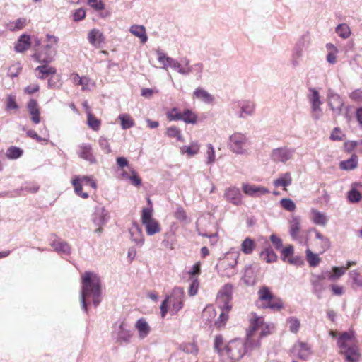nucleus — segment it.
Returning <instances> with one entry per match:
<instances>
[{
    "label": "nucleus",
    "instance_id": "2f4dec72",
    "mask_svg": "<svg viewBox=\"0 0 362 362\" xmlns=\"http://www.w3.org/2000/svg\"><path fill=\"white\" fill-rule=\"evenodd\" d=\"M193 95L197 99L205 103L209 104L214 101V97L206 90L200 87L194 90Z\"/></svg>",
    "mask_w": 362,
    "mask_h": 362
},
{
    "label": "nucleus",
    "instance_id": "412c9836",
    "mask_svg": "<svg viewBox=\"0 0 362 362\" xmlns=\"http://www.w3.org/2000/svg\"><path fill=\"white\" fill-rule=\"evenodd\" d=\"M238 104L240 107L238 117L240 118L245 119L253 115L255 108V104L254 102L251 100H243Z\"/></svg>",
    "mask_w": 362,
    "mask_h": 362
},
{
    "label": "nucleus",
    "instance_id": "de8ad7c7",
    "mask_svg": "<svg viewBox=\"0 0 362 362\" xmlns=\"http://www.w3.org/2000/svg\"><path fill=\"white\" fill-rule=\"evenodd\" d=\"M287 325L288 326L289 330L292 333L296 334L300 329V322L296 317H290L286 320Z\"/></svg>",
    "mask_w": 362,
    "mask_h": 362
},
{
    "label": "nucleus",
    "instance_id": "20e7f679",
    "mask_svg": "<svg viewBox=\"0 0 362 362\" xmlns=\"http://www.w3.org/2000/svg\"><path fill=\"white\" fill-rule=\"evenodd\" d=\"M250 141L245 134L235 132L229 137L228 147L236 154L245 155L248 153Z\"/></svg>",
    "mask_w": 362,
    "mask_h": 362
},
{
    "label": "nucleus",
    "instance_id": "ea45409f",
    "mask_svg": "<svg viewBox=\"0 0 362 362\" xmlns=\"http://www.w3.org/2000/svg\"><path fill=\"white\" fill-rule=\"evenodd\" d=\"M335 33L342 39H348L351 34V28L346 23H340L335 28Z\"/></svg>",
    "mask_w": 362,
    "mask_h": 362
},
{
    "label": "nucleus",
    "instance_id": "cd10ccee",
    "mask_svg": "<svg viewBox=\"0 0 362 362\" xmlns=\"http://www.w3.org/2000/svg\"><path fill=\"white\" fill-rule=\"evenodd\" d=\"M35 76L40 79H45L47 77L56 74L57 70L54 67L48 65L38 66L35 69Z\"/></svg>",
    "mask_w": 362,
    "mask_h": 362
},
{
    "label": "nucleus",
    "instance_id": "1a4fd4ad",
    "mask_svg": "<svg viewBox=\"0 0 362 362\" xmlns=\"http://www.w3.org/2000/svg\"><path fill=\"white\" fill-rule=\"evenodd\" d=\"M252 315L249 328L257 334L261 339L269 335L274 329V326L265 323L262 317L257 316L255 313Z\"/></svg>",
    "mask_w": 362,
    "mask_h": 362
},
{
    "label": "nucleus",
    "instance_id": "338daca9",
    "mask_svg": "<svg viewBox=\"0 0 362 362\" xmlns=\"http://www.w3.org/2000/svg\"><path fill=\"white\" fill-rule=\"evenodd\" d=\"M294 248L293 246L289 245L281 250V259L283 261H286L288 257L293 255Z\"/></svg>",
    "mask_w": 362,
    "mask_h": 362
},
{
    "label": "nucleus",
    "instance_id": "e2e57ef3",
    "mask_svg": "<svg viewBox=\"0 0 362 362\" xmlns=\"http://www.w3.org/2000/svg\"><path fill=\"white\" fill-rule=\"evenodd\" d=\"M303 51L300 49L294 48L292 57L291 59V64L293 65V67H296L300 64V61L303 56Z\"/></svg>",
    "mask_w": 362,
    "mask_h": 362
},
{
    "label": "nucleus",
    "instance_id": "603ef678",
    "mask_svg": "<svg viewBox=\"0 0 362 362\" xmlns=\"http://www.w3.org/2000/svg\"><path fill=\"white\" fill-rule=\"evenodd\" d=\"M119 119L121 121V126L123 129H129L134 124L133 119L127 114H121Z\"/></svg>",
    "mask_w": 362,
    "mask_h": 362
},
{
    "label": "nucleus",
    "instance_id": "39448f33",
    "mask_svg": "<svg viewBox=\"0 0 362 362\" xmlns=\"http://www.w3.org/2000/svg\"><path fill=\"white\" fill-rule=\"evenodd\" d=\"M258 298L262 302V307L278 311L283 308L281 300L272 295L268 287L264 286L258 291Z\"/></svg>",
    "mask_w": 362,
    "mask_h": 362
},
{
    "label": "nucleus",
    "instance_id": "c85d7f7f",
    "mask_svg": "<svg viewBox=\"0 0 362 362\" xmlns=\"http://www.w3.org/2000/svg\"><path fill=\"white\" fill-rule=\"evenodd\" d=\"M88 40L92 45L98 47L104 42L105 37L99 30L92 29L88 34Z\"/></svg>",
    "mask_w": 362,
    "mask_h": 362
},
{
    "label": "nucleus",
    "instance_id": "774afa93",
    "mask_svg": "<svg viewBox=\"0 0 362 362\" xmlns=\"http://www.w3.org/2000/svg\"><path fill=\"white\" fill-rule=\"evenodd\" d=\"M361 195L359 192L355 189H351L348 193V199L352 203L358 202L361 200Z\"/></svg>",
    "mask_w": 362,
    "mask_h": 362
},
{
    "label": "nucleus",
    "instance_id": "4d7b16f0",
    "mask_svg": "<svg viewBox=\"0 0 362 362\" xmlns=\"http://www.w3.org/2000/svg\"><path fill=\"white\" fill-rule=\"evenodd\" d=\"M306 257L310 267H316L320 262L318 255L313 253L309 249L306 250Z\"/></svg>",
    "mask_w": 362,
    "mask_h": 362
},
{
    "label": "nucleus",
    "instance_id": "aec40b11",
    "mask_svg": "<svg viewBox=\"0 0 362 362\" xmlns=\"http://www.w3.org/2000/svg\"><path fill=\"white\" fill-rule=\"evenodd\" d=\"M289 234L294 240H300L301 229V219L299 216H293L289 220Z\"/></svg>",
    "mask_w": 362,
    "mask_h": 362
},
{
    "label": "nucleus",
    "instance_id": "393cba45",
    "mask_svg": "<svg viewBox=\"0 0 362 362\" xmlns=\"http://www.w3.org/2000/svg\"><path fill=\"white\" fill-rule=\"evenodd\" d=\"M311 231H313L315 235V240L317 241L316 244L319 246V251L320 253H323L330 247L329 239L324 236L317 229L313 228Z\"/></svg>",
    "mask_w": 362,
    "mask_h": 362
},
{
    "label": "nucleus",
    "instance_id": "680f3d73",
    "mask_svg": "<svg viewBox=\"0 0 362 362\" xmlns=\"http://www.w3.org/2000/svg\"><path fill=\"white\" fill-rule=\"evenodd\" d=\"M280 204H281V206H282V208H284V209H286L288 211H293L296 207L294 202L292 199H288V198L282 199L280 201Z\"/></svg>",
    "mask_w": 362,
    "mask_h": 362
},
{
    "label": "nucleus",
    "instance_id": "7c9ffc66",
    "mask_svg": "<svg viewBox=\"0 0 362 362\" xmlns=\"http://www.w3.org/2000/svg\"><path fill=\"white\" fill-rule=\"evenodd\" d=\"M28 110L32 116V121L35 124H38L40 122V117L37 102L34 99L30 100L28 103Z\"/></svg>",
    "mask_w": 362,
    "mask_h": 362
},
{
    "label": "nucleus",
    "instance_id": "f704fd0d",
    "mask_svg": "<svg viewBox=\"0 0 362 362\" xmlns=\"http://www.w3.org/2000/svg\"><path fill=\"white\" fill-rule=\"evenodd\" d=\"M132 337V333L127 329L124 322H120L117 334V339L120 341L129 342Z\"/></svg>",
    "mask_w": 362,
    "mask_h": 362
},
{
    "label": "nucleus",
    "instance_id": "f3484780",
    "mask_svg": "<svg viewBox=\"0 0 362 362\" xmlns=\"http://www.w3.org/2000/svg\"><path fill=\"white\" fill-rule=\"evenodd\" d=\"M294 153L293 149L281 147L274 149L272 153V158L275 162L286 163L291 159Z\"/></svg>",
    "mask_w": 362,
    "mask_h": 362
},
{
    "label": "nucleus",
    "instance_id": "69168bd1",
    "mask_svg": "<svg viewBox=\"0 0 362 362\" xmlns=\"http://www.w3.org/2000/svg\"><path fill=\"white\" fill-rule=\"evenodd\" d=\"M98 142L100 148L105 153H109L111 152L109 141L106 137L100 136Z\"/></svg>",
    "mask_w": 362,
    "mask_h": 362
},
{
    "label": "nucleus",
    "instance_id": "9b49d317",
    "mask_svg": "<svg viewBox=\"0 0 362 362\" xmlns=\"http://www.w3.org/2000/svg\"><path fill=\"white\" fill-rule=\"evenodd\" d=\"M233 286L231 284H225L219 290L216 301L219 307H223L224 309L230 310V302L232 300Z\"/></svg>",
    "mask_w": 362,
    "mask_h": 362
},
{
    "label": "nucleus",
    "instance_id": "f8f14e48",
    "mask_svg": "<svg viewBox=\"0 0 362 362\" xmlns=\"http://www.w3.org/2000/svg\"><path fill=\"white\" fill-rule=\"evenodd\" d=\"M168 296L170 297L169 301H170L172 305L171 312L173 314H177L184 306V289L176 286L173 289L170 296Z\"/></svg>",
    "mask_w": 362,
    "mask_h": 362
},
{
    "label": "nucleus",
    "instance_id": "5701e85b",
    "mask_svg": "<svg viewBox=\"0 0 362 362\" xmlns=\"http://www.w3.org/2000/svg\"><path fill=\"white\" fill-rule=\"evenodd\" d=\"M325 278V274L313 275L310 279V282L313 286V292L318 298L322 297V293L325 290V286L322 283V281Z\"/></svg>",
    "mask_w": 362,
    "mask_h": 362
},
{
    "label": "nucleus",
    "instance_id": "a211bd4d",
    "mask_svg": "<svg viewBox=\"0 0 362 362\" xmlns=\"http://www.w3.org/2000/svg\"><path fill=\"white\" fill-rule=\"evenodd\" d=\"M261 338L250 328L247 331V339L244 341L246 353L258 349L261 346Z\"/></svg>",
    "mask_w": 362,
    "mask_h": 362
},
{
    "label": "nucleus",
    "instance_id": "37998d69",
    "mask_svg": "<svg viewBox=\"0 0 362 362\" xmlns=\"http://www.w3.org/2000/svg\"><path fill=\"white\" fill-rule=\"evenodd\" d=\"M73 82L76 85L82 86V90H89L88 84L90 79L87 77H80L77 74H73L71 76Z\"/></svg>",
    "mask_w": 362,
    "mask_h": 362
},
{
    "label": "nucleus",
    "instance_id": "f03ea898",
    "mask_svg": "<svg viewBox=\"0 0 362 362\" xmlns=\"http://www.w3.org/2000/svg\"><path fill=\"white\" fill-rule=\"evenodd\" d=\"M339 351L347 362H358L360 359L358 341L352 331L342 333L338 339Z\"/></svg>",
    "mask_w": 362,
    "mask_h": 362
},
{
    "label": "nucleus",
    "instance_id": "a19ab883",
    "mask_svg": "<svg viewBox=\"0 0 362 362\" xmlns=\"http://www.w3.org/2000/svg\"><path fill=\"white\" fill-rule=\"evenodd\" d=\"M156 54L158 57V61L163 66L164 69L171 67L173 64L172 61H174L175 59L167 56L165 53L160 49L156 51Z\"/></svg>",
    "mask_w": 362,
    "mask_h": 362
},
{
    "label": "nucleus",
    "instance_id": "0e129e2a",
    "mask_svg": "<svg viewBox=\"0 0 362 362\" xmlns=\"http://www.w3.org/2000/svg\"><path fill=\"white\" fill-rule=\"evenodd\" d=\"M199 283L197 279L192 278L191 283L188 289V293L190 296H194L197 293Z\"/></svg>",
    "mask_w": 362,
    "mask_h": 362
},
{
    "label": "nucleus",
    "instance_id": "7ed1b4c3",
    "mask_svg": "<svg viewBox=\"0 0 362 362\" xmlns=\"http://www.w3.org/2000/svg\"><path fill=\"white\" fill-rule=\"evenodd\" d=\"M246 353L244 341L234 339L228 342L221 351V362H235L240 360Z\"/></svg>",
    "mask_w": 362,
    "mask_h": 362
},
{
    "label": "nucleus",
    "instance_id": "3c124183",
    "mask_svg": "<svg viewBox=\"0 0 362 362\" xmlns=\"http://www.w3.org/2000/svg\"><path fill=\"white\" fill-rule=\"evenodd\" d=\"M71 183L74 185V191L78 196H80L84 199L88 197V194L87 192H82V186L80 182V177L78 176L73 179Z\"/></svg>",
    "mask_w": 362,
    "mask_h": 362
},
{
    "label": "nucleus",
    "instance_id": "4468645a",
    "mask_svg": "<svg viewBox=\"0 0 362 362\" xmlns=\"http://www.w3.org/2000/svg\"><path fill=\"white\" fill-rule=\"evenodd\" d=\"M327 103L335 115H340L342 113L344 101L339 94L331 89L327 91Z\"/></svg>",
    "mask_w": 362,
    "mask_h": 362
},
{
    "label": "nucleus",
    "instance_id": "09e8293b",
    "mask_svg": "<svg viewBox=\"0 0 362 362\" xmlns=\"http://www.w3.org/2000/svg\"><path fill=\"white\" fill-rule=\"evenodd\" d=\"M216 160L215 149L212 144H207V150L206 152V164L212 165Z\"/></svg>",
    "mask_w": 362,
    "mask_h": 362
},
{
    "label": "nucleus",
    "instance_id": "49530a36",
    "mask_svg": "<svg viewBox=\"0 0 362 362\" xmlns=\"http://www.w3.org/2000/svg\"><path fill=\"white\" fill-rule=\"evenodd\" d=\"M87 124L93 130L98 131L100 127L101 121L96 118L90 112H88Z\"/></svg>",
    "mask_w": 362,
    "mask_h": 362
},
{
    "label": "nucleus",
    "instance_id": "13d9d810",
    "mask_svg": "<svg viewBox=\"0 0 362 362\" xmlns=\"http://www.w3.org/2000/svg\"><path fill=\"white\" fill-rule=\"evenodd\" d=\"M310 37L308 34L303 35L297 42L295 48L303 51L310 45Z\"/></svg>",
    "mask_w": 362,
    "mask_h": 362
},
{
    "label": "nucleus",
    "instance_id": "473e14b6",
    "mask_svg": "<svg viewBox=\"0 0 362 362\" xmlns=\"http://www.w3.org/2000/svg\"><path fill=\"white\" fill-rule=\"evenodd\" d=\"M129 32L139 37L142 43H145L148 40L146 29L144 25H133L130 27Z\"/></svg>",
    "mask_w": 362,
    "mask_h": 362
},
{
    "label": "nucleus",
    "instance_id": "dca6fc26",
    "mask_svg": "<svg viewBox=\"0 0 362 362\" xmlns=\"http://www.w3.org/2000/svg\"><path fill=\"white\" fill-rule=\"evenodd\" d=\"M240 252L235 250H230L226 255L223 260L219 263V269H235L239 258Z\"/></svg>",
    "mask_w": 362,
    "mask_h": 362
},
{
    "label": "nucleus",
    "instance_id": "a878e982",
    "mask_svg": "<svg viewBox=\"0 0 362 362\" xmlns=\"http://www.w3.org/2000/svg\"><path fill=\"white\" fill-rule=\"evenodd\" d=\"M293 349L295 351H298V356L303 360H306L311 354L310 346L304 342H297Z\"/></svg>",
    "mask_w": 362,
    "mask_h": 362
},
{
    "label": "nucleus",
    "instance_id": "e433bc0d",
    "mask_svg": "<svg viewBox=\"0 0 362 362\" xmlns=\"http://www.w3.org/2000/svg\"><path fill=\"white\" fill-rule=\"evenodd\" d=\"M256 243L251 238H246L240 245V251L245 255H250L255 250Z\"/></svg>",
    "mask_w": 362,
    "mask_h": 362
},
{
    "label": "nucleus",
    "instance_id": "72a5a7b5",
    "mask_svg": "<svg viewBox=\"0 0 362 362\" xmlns=\"http://www.w3.org/2000/svg\"><path fill=\"white\" fill-rule=\"evenodd\" d=\"M292 177L290 173L281 174L279 178L274 180L273 184L276 187H286L291 185Z\"/></svg>",
    "mask_w": 362,
    "mask_h": 362
},
{
    "label": "nucleus",
    "instance_id": "423d86ee",
    "mask_svg": "<svg viewBox=\"0 0 362 362\" xmlns=\"http://www.w3.org/2000/svg\"><path fill=\"white\" fill-rule=\"evenodd\" d=\"M59 38L54 35L47 34L46 35L47 44L45 46V56L41 54H34L33 57L40 63H49L53 60L57 54V48Z\"/></svg>",
    "mask_w": 362,
    "mask_h": 362
},
{
    "label": "nucleus",
    "instance_id": "b1692460",
    "mask_svg": "<svg viewBox=\"0 0 362 362\" xmlns=\"http://www.w3.org/2000/svg\"><path fill=\"white\" fill-rule=\"evenodd\" d=\"M129 233L131 235L132 241L135 243L139 246H142L144 243V235L142 228L137 224L133 223L129 228Z\"/></svg>",
    "mask_w": 362,
    "mask_h": 362
},
{
    "label": "nucleus",
    "instance_id": "6e6d98bb",
    "mask_svg": "<svg viewBox=\"0 0 362 362\" xmlns=\"http://www.w3.org/2000/svg\"><path fill=\"white\" fill-rule=\"evenodd\" d=\"M166 134L170 138H175L177 141H182L181 131L176 127H170L166 129Z\"/></svg>",
    "mask_w": 362,
    "mask_h": 362
},
{
    "label": "nucleus",
    "instance_id": "2eb2a0df",
    "mask_svg": "<svg viewBox=\"0 0 362 362\" xmlns=\"http://www.w3.org/2000/svg\"><path fill=\"white\" fill-rule=\"evenodd\" d=\"M242 189L245 194L252 197H260L269 193V190L263 186L243 183Z\"/></svg>",
    "mask_w": 362,
    "mask_h": 362
},
{
    "label": "nucleus",
    "instance_id": "f257e3e1",
    "mask_svg": "<svg viewBox=\"0 0 362 362\" xmlns=\"http://www.w3.org/2000/svg\"><path fill=\"white\" fill-rule=\"evenodd\" d=\"M100 281L94 273L86 272L82 276L81 303L82 309L87 312L86 298H91L95 307L100 303Z\"/></svg>",
    "mask_w": 362,
    "mask_h": 362
},
{
    "label": "nucleus",
    "instance_id": "79ce46f5",
    "mask_svg": "<svg viewBox=\"0 0 362 362\" xmlns=\"http://www.w3.org/2000/svg\"><path fill=\"white\" fill-rule=\"evenodd\" d=\"M260 257L267 263L274 262L277 259V255L270 247L264 249L260 253Z\"/></svg>",
    "mask_w": 362,
    "mask_h": 362
},
{
    "label": "nucleus",
    "instance_id": "ddd939ff",
    "mask_svg": "<svg viewBox=\"0 0 362 362\" xmlns=\"http://www.w3.org/2000/svg\"><path fill=\"white\" fill-rule=\"evenodd\" d=\"M109 219V212L105 209V207H96L92 218L93 223L98 226L95 230V233L100 234L103 232V226L107 223Z\"/></svg>",
    "mask_w": 362,
    "mask_h": 362
},
{
    "label": "nucleus",
    "instance_id": "052dcab7",
    "mask_svg": "<svg viewBox=\"0 0 362 362\" xmlns=\"http://www.w3.org/2000/svg\"><path fill=\"white\" fill-rule=\"evenodd\" d=\"M23 153V151L15 146H12L8 148L6 152V156L11 159H16L19 158Z\"/></svg>",
    "mask_w": 362,
    "mask_h": 362
},
{
    "label": "nucleus",
    "instance_id": "5fc2aeb1",
    "mask_svg": "<svg viewBox=\"0 0 362 362\" xmlns=\"http://www.w3.org/2000/svg\"><path fill=\"white\" fill-rule=\"evenodd\" d=\"M181 120L188 124H195L197 122V116L191 110L187 109L182 113Z\"/></svg>",
    "mask_w": 362,
    "mask_h": 362
},
{
    "label": "nucleus",
    "instance_id": "8fccbe9b",
    "mask_svg": "<svg viewBox=\"0 0 362 362\" xmlns=\"http://www.w3.org/2000/svg\"><path fill=\"white\" fill-rule=\"evenodd\" d=\"M332 274L329 272H327L325 274L326 277H327L329 280L332 281L338 279L342 275H344V273L346 272V269H344L343 267H334L332 268Z\"/></svg>",
    "mask_w": 362,
    "mask_h": 362
},
{
    "label": "nucleus",
    "instance_id": "bf43d9fd",
    "mask_svg": "<svg viewBox=\"0 0 362 362\" xmlns=\"http://www.w3.org/2000/svg\"><path fill=\"white\" fill-rule=\"evenodd\" d=\"M345 146L349 151L356 149L358 152L362 153V140L346 142Z\"/></svg>",
    "mask_w": 362,
    "mask_h": 362
},
{
    "label": "nucleus",
    "instance_id": "864d4df0",
    "mask_svg": "<svg viewBox=\"0 0 362 362\" xmlns=\"http://www.w3.org/2000/svg\"><path fill=\"white\" fill-rule=\"evenodd\" d=\"M221 310V313L219 315L218 319L216 320L215 324L218 327H222L226 325V321L228 319V313L230 310L224 309L223 307H219Z\"/></svg>",
    "mask_w": 362,
    "mask_h": 362
},
{
    "label": "nucleus",
    "instance_id": "58836bf2",
    "mask_svg": "<svg viewBox=\"0 0 362 362\" xmlns=\"http://www.w3.org/2000/svg\"><path fill=\"white\" fill-rule=\"evenodd\" d=\"M358 165V157L354 154L350 158L346 160H343L340 163V168L345 170H351L355 169Z\"/></svg>",
    "mask_w": 362,
    "mask_h": 362
},
{
    "label": "nucleus",
    "instance_id": "6e6552de",
    "mask_svg": "<svg viewBox=\"0 0 362 362\" xmlns=\"http://www.w3.org/2000/svg\"><path fill=\"white\" fill-rule=\"evenodd\" d=\"M141 222L146 227L148 235H153L161 230V227L157 220L153 217V209L144 208L141 212Z\"/></svg>",
    "mask_w": 362,
    "mask_h": 362
},
{
    "label": "nucleus",
    "instance_id": "a18cd8bd",
    "mask_svg": "<svg viewBox=\"0 0 362 362\" xmlns=\"http://www.w3.org/2000/svg\"><path fill=\"white\" fill-rule=\"evenodd\" d=\"M199 151V145L197 142H192L189 146H184L181 148L182 153H187L189 156L197 154Z\"/></svg>",
    "mask_w": 362,
    "mask_h": 362
},
{
    "label": "nucleus",
    "instance_id": "c03bdc74",
    "mask_svg": "<svg viewBox=\"0 0 362 362\" xmlns=\"http://www.w3.org/2000/svg\"><path fill=\"white\" fill-rule=\"evenodd\" d=\"M349 275L352 280V287L354 289L362 288V275L357 270L351 271Z\"/></svg>",
    "mask_w": 362,
    "mask_h": 362
},
{
    "label": "nucleus",
    "instance_id": "c756f323",
    "mask_svg": "<svg viewBox=\"0 0 362 362\" xmlns=\"http://www.w3.org/2000/svg\"><path fill=\"white\" fill-rule=\"evenodd\" d=\"M135 327L137 329L139 336L141 339L146 338L151 332V327L149 325L144 318H140L136 321Z\"/></svg>",
    "mask_w": 362,
    "mask_h": 362
},
{
    "label": "nucleus",
    "instance_id": "9d476101",
    "mask_svg": "<svg viewBox=\"0 0 362 362\" xmlns=\"http://www.w3.org/2000/svg\"><path fill=\"white\" fill-rule=\"evenodd\" d=\"M308 101L311 105V116L314 120H318L322 115L321 105L322 101L320 99V93L315 88H310L308 95Z\"/></svg>",
    "mask_w": 362,
    "mask_h": 362
},
{
    "label": "nucleus",
    "instance_id": "c9c22d12",
    "mask_svg": "<svg viewBox=\"0 0 362 362\" xmlns=\"http://www.w3.org/2000/svg\"><path fill=\"white\" fill-rule=\"evenodd\" d=\"M51 246L58 252H62L65 255H69L71 252V247L69 244L60 240L53 241Z\"/></svg>",
    "mask_w": 362,
    "mask_h": 362
},
{
    "label": "nucleus",
    "instance_id": "6ab92c4d",
    "mask_svg": "<svg viewBox=\"0 0 362 362\" xmlns=\"http://www.w3.org/2000/svg\"><path fill=\"white\" fill-rule=\"evenodd\" d=\"M224 197L226 201L235 206H240L243 204V196L240 190L236 187H230L226 189Z\"/></svg>",
    "mask_w": 362,
    "mask_h": 362
},
{
    "label": "nucleus",
    "instance_id": "0eeeda50",
    "mask_svg": "<svg viewBox=\"0 0 362 362\" xmlns=\"http://www.w3.org/2000/svg\"><path fill=\"white\" fill-rule=\"evenodd\" d=\"M173 64L170 68L175 70L180 74L183 76H188L193 70L197 71V78H201L202 72L203 70V65L201 63L195 64L194 66L189 64V60L184 58L179 62L177 60L174 59L172 61Z\"/></svg>",
    "mask_w": 362,
    "mask_h": 362
},
{
    "label": "nucleus",
    "instance_id": "4c0bfd02",
    "mask_svg": "<svg viewBox=\"0 0 362 362\" xmlns=\"http://www.w3.org/2000/svg\"><path fill=\"white\" fill-rule=\"evenodd\" d=\"M30 45V37L26 35H23L18 39L15 46V50L17 52H23L29 48Z\"/></svg>",
    "mask_w": 362,
    "mask_h": 362
},
{
    "label": "nucleus",
    "instance_id": "4be33fe9",
    "mask_svg": "<svg viewBox=\"0 0 362 362\" xmlns=\"http://www.w3.org/2000/svg\"><path fill=\"white\" fill-rule=\"evenodd\" d=\"M78 156L89 162L90 164L96 162L95 158L93 154L92 147L88 144H81L78 146Z\"/></svg>",
    "mask_w": 362,
    "mask_h": 362
},
{
    "label": "nucleus",
    "instance_id": "bb28decb",
    "mask_svg": "<svg viewBox=\"0 0 362 362\" xmlns=\"http://www.w3.org/2000/svg\"><path fill=\"white\" fill-rule=\"evenodd\" d=\"M310 218L315 224L322 226H326L328 221L325 213L320 212L314 208L310 209Z\"/></svg>",
    "mask_w": 362,
    "mask_h": 362
}]
</instances>
